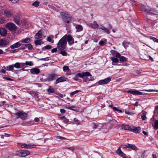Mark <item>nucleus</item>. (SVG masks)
<instances>
[{
	"mask_svg": "<svg viewBox=\"0 0 158 158\" xmlns=\"http://www.w3.org/2000/svg\"><path fill=\"white\" fill-rule=\"evenodd\" d=\"M67 42L65 40V37H63L59 41L57 44V47L59 50H62L66 47Z\"/></svg>",
	"mask_w": 158,
	"mask_h": 158,
	"instance_id": "obj_1",
	"label": "nucleus"
},
{
	"mask_svg": "<svg viewBox=\"0 0 158 158\" xmlns=\"http://www.w3.org/2000/svg\"><path fill=\"white\" fill-rule=\"evenodd\" d=\"M5 27L9 31H15L17 29V27L12 23H8L6 24Z\"/></svg>",
	"mask_w": 158,
	"mask_h": 158,
	"instance_id": "obj_2",
	"label": "nucleus"
},
{
	"mask_svg": "<svg viewBox=\"0 0 158 158\" xmlns=\"http://www.w3.org/2000/svg\"><path fill=\"white\" fill-rule=\"evenodd\" d=\"M30 152L27 150H20L16 152V154L21 157H25L30 154Z\"/></svg>",
	"mask_w": 158,
	"mask_h": 158,
	"instance_id": "obj_3",
	"label": "nucleus"
},
{
	"mask_svg": "<svg viewBox=\"0 0 158 158\" xmlns=\"http://www.w3.org/2000/svg\"><path fill=\"white\" fill-rule=\"evenodd\" d=\"M15 114L17 116V118H20L23 120L25 119L27 117L26 113L24 112L18 111Z\"/></svg>",
	"mask_w": 158,
	"mask_h": 158,
	"instance_id": "obj_4",
	"label": "nucleus"
},
{
	"mask_svg": "<svg viewBox=\"0 0 158 158\" xmlns=\"http://www.w3.org/2000/svg\"><path fill=\"white\" fill-rule=\"evenodd\" d=\"M63 37H65V40L68 42L69 45H71L74 43V40L71 35L67 34L64 35Z\"/></svg>",
	"mask_w": 158,
	"mask_h": 158,
	"instance_id": "obj_5",
	"label": "nucleus"
},
{
	"mask_svg": "<svg viewBox=\"0 0 158 158\" xmlns=\"http://www.w3.org/2000/svg\"><path fill=\"white\" fill-rule=\"evenodd\" d=\"M127 92L134 95H145V93L140 92L136 89H134L128 90L127 91Z\"/></svg>",
	"mask_w": 158,
	"mask_h": 158,
	"instance_id": "obj_6",
	"label": "nucleus"
},
{
	"mask_svg": "<svg viewBox=\"0 0 158 158\" xmlns=\"http://www.w3.org/2000/svg\"><path fill=\"white\" fill-rule=\"evenodd\" d=\"M10 41L5 39H1L0 40V46L6 47L10 44Z\"/></svg>",
	"mask_w": 158,
	"mask_h": 158,
	"instance_id": "obj_7",
	"label": "nucleus"
},
{
	"mask_svg": "<svg viewBox=\"0 0 158 158\" xmlns=\"http://www.w3.org/2000/svg\"><path fill=\"white\" fill-rule=\"evenodd\" d=\"M58 77V75L55 73H53L48 75L47 77V80L48 81H51L55 80Z\"/></svg>",
	"mask_w": 158,
	"mask_h": 158,
	"instance_id": "obj_8",
	"label": "nucleus"
},
{
	"mask_svg": "<svg viewBox=\"0 0 158 158\" xmlns=\"http://www.w3.org/2000/svg\"><path fill=\"white\" fill-rule=\"evenodd\" d=\"M141 127H135L134 126L131 127L130 131L133 132L135 133H138L141 131Z\"/></svg>",
	"mask_w": 158,
	"mask_h": 158,
	"instance_id": "obj_9",
	"label": "nucleus"
},
{
	"mask_svg": "<svg viewBox=\"0 0 158 158\" xmlns=\"http://www.w3.org/2000/svg\"><path fill=\"white\" fill-rule=\"evenodd\" d=\"M111 81V78L110 77H108L103 80H99L98 83L99 85L106 84L108 83Z\"/></svg>",
	"mask_w": 158,
	"mask_h": 158,
	"instance_id": "obj_10",
	"label": "nucleus"
},
{
	"mask_svg": "<svg viewBox=\"0 0 158 158\" xmlns=\"http://www.w3.org/2000/svg\"><path fill=\"white\" fill-rule=\"evenodd\" d=\"M67 78L64 76H61L56 79L54 83L57 84L58 83L66 81Z\"/></svg>",
	"mask_w": 158,
	"mask_h": 158,
	"instance_id": "obj_11",
	"label": "nucleus"
},
{
	"mask_svg": "<svg viewBox=\"0 0 158 158\" xmlns=\"http://www.w3.org/2000/svg\"><path fill=\"white\" fill-rule=\"evenodd\" d=\"M21 42L19 41V42H17L15 44L11 45L10 46V48L12 49H13L16 48H19L21 47Z\"/></svg>",
	"mask_w": 158,
	"mask_h": 158,
	"instance_id": "obj_12",
	"label": "nucleus"
},
{
	"mask_svg": "<svg viewBox=\"0 0 158 158\" xmlns=\"http://www.w3.org/2000/svg\"><path fill=\"white\" fill-rule=\"evenodd\" d=\"M4 14L7 17L10 18L13 15V13L10 10L6 9L4 10Z\"/></svg>",
	"mask_w": 158,
	"mask_h": 158,
	"instance_id": "obj_13",
	"label": "nucleus"
},
{
	"mask_svg": "<svg viewBox=\"0 0 158 158\" xmlns=\"http://www.w3.org/2000/svg\"><path fill=\"white\" fill-rule=\"evenodd\" d=\"M30 72L31 74H38L40 73V70L36 68H33L30 69Z\"/></svg>",
	"mask_w": 158,
	"mask_h": 158,
	"instance_id": "obj_14",
	"label": "nucleus"
},
{
	"mask_svg": "<svg viewBox=\"0 0 158 158\" xmlns=\"http://www.w3.org/2000/svg\"><path fill=\"white\" fill-rule=\"evenodd\" d=\"M88 25L90 27L94 29L98 28L99 27L98 24L95 21H94L93 23H89Z\"/></svg>",
	"mask_w": 158,
	"mask_h": 158,
	"instance_id": "obj_15",
	"label": "nucleus"
},
{
	"mask_svg": "<svg viewBox=\"0 0 158 158\" xmlns=\"http://www.w3.org/2000/svg\"><path fill=\"white\" fill-rule=\"evenodd\" d=\"M36 147V146L34 144H32L31 143H24V148L26 149H29L31 148H35Z\"/></svg>",
	"mask_w": 158,
	"mask_h": 158,
	"instance_id": "obj_16",
	"label": "nucleus"
},
{
	"mask_svg": "<svg viewBox=\"0 0 158 158\" xmlns=\"http://www.w3.org/2000/svg\"><path fill=\"white\" fill-rule=\"evenodd\" d=\"M42 31L41 30H40L36 34L35 36V39H39L41 38L42 37Z\"/></svg>",
	"mask_w": 158,
	"mask_h": 158,
	"instance_id": "obj_17",
	"label": "nucleus"
},
{
	"mask_svg": "<svg viewBox=\"0 0 158 158\" xmlns=\"http://www.w3.org/2000/svg\"><path fill=\"white\" fill-rule=\"evenodd\" d=\"M7 30L5 28H0V34L2 36L6 35L7 34Z\"/></svg>",
	"mask_w": 158,
	"mask_h": 158,
	"instance_id": "obj_18",
	"label": "nucleus"
},
{
	"mask_svg": "<svg viewBox=\"0 0 158 158\" xmlns=\"http://www.w3.org/2000/svg\"><path fill=\"white\" fill-rule=\"evenodd\" d=\"M110 53L112 55L115 56L117 58H119L120 57V54L117 52L116 51L114 50H111L110 51Z\"/></svg>",
	"mask_w": 158,
	"mask_h": 158,
	"instance_id": "obj_19",
	"label": "nucleus"
},
{
	"mask_svg": "<svg viewBox=\"0 0 158 158\" xmlns=\"http://www.w3.org/2000/svg\"><path fill=\"white\" fill-rule=\"evenodd\" d=\"M131 127V126H130L129 125L123 124L121 126V128L122 129L128 130L130 131Z\"/></svg>",
	"mask_w": 158,
	"mask_h": 158,
	"instance_id": "obj_20",
	"label": "nucleus"
},
{
	"mask_svg": "<svg viewBox=\"0 0 158 158\" xmlns=\"http://www.w3.org/2000/svg\"><path fill=\"white\" fill-rule=\"evenodd\" d=\"M31 41V39L29 38H27L25 39H23L21 40L20 42L23 43H29Z\"/></svg>",
	"mask_w": 158,
	"mask_h": 158,
	"instance_id": "obj_21",
	"label": "nucleus"
},
{
	"mask_svg": "<svg viewBox=\"0 0 158 158\" xmlns=\"http://www.w3.org/2000/svg\"><path fill=\"white\" fill-rule=\"evenodd\" d=\"M155 11L154 10H153L152 9L149 10H147L146 11V13H147L153 15H157L156 13H155Z\"/></svg>",
	"mask_w": 158,
	"mask_h": 158,
	"instance_id": "obj_22",
	"label": "nucleus"
},
{
	"mask_svg": "<svg viewBox=\"0 0 158 158\" xmlns=\"http://www.w3.org/2000/svg\"><path fill=\"white\" fill-rule=\"evenodd\" d=\"M21 64L23 65V67H24V65H26L27 66H33L34 64L33 62L31 61H26L25 63H21Z\"/></svg>",
	"mask_w": 158,
	"mask_h": 158,
	"instance_id": "obj_23",
	"label": "nucleus"
},
{
	"mask_svg": "<svg viewBox=\"0 0 158 158\" xmlns=\"http://www.w3.org/2000/svg\"><path fill=\"white\" fill-rule=\"evenodd\" d=\"M75 28L77 29V31H81L83 30L82 26L81 25L75 24Z\"/></svg>",
	"mask_w": 158,
	"mask_h": 158,
	"instance_id": "obj_24",
	"label": "nucleus"
},
{
	"mask_svg": "<svg viewBox=\"0 0 158 158\" xmlns=\"http://www.w3.org/2000/svg\"><path fill=\"white\" fill-rule=\"evenodd\" d=\"M94 125L93 128L94 129L98 128L100 129L102 127V125L100 123H94Z\"/></svg>",
	"mask_w": 158,
	"mask_h": 158,
	"instance_id": "obj_25",
	"label": "nucleus"
},
{
	"mask_svg": "<svg viewBox=\"0 0 158 158\" xmlns=\"http://www.w3.org/2000/svg\"><path fill=\"white\" fill-rule=\"evenodd\" d=\"M99 28L102 29L104 31V32H106L107 34H109L110 33V31L108 29L105 27L102 26H101Z\"/></svg>",
	"mask_w": 158,
	"mask_h": 158,
	"instance_id": "obj_26",
	"label": "nucleus"
},
{
	"mask_svg": "<svg viewBox=\"0 0 158 158\" xmlns=\"http://www.w3.org/2000/svg\"><path fill=\"white\" fill-rule=\"evenodd\" d=\"M81 74L82 76V78H83V77L85 76H91V74L89 72H82V73H81Z\"/></svg>",
	"mask_w": 158,
	"mask_h": 158,
	"instance_id": "obj_27",
	"label": "nucleus"
},
{
	"mask_svg": "<svg viewBox=\"0 0 158 158\" xmlns=\"http://www.w3.org/2000/svg\"><path fill=\"white\" fill-rule=\"evenodd\" d=\"M121 147H119L116 151L117 153L121 156H126V155L120 149Z\"/></svg>",
	"mask_w": 158,
	"mask_h": 158,
	"instance_id": "obj_28",
	"label": "nucleus"
},
{
	"mask_svg": "<svg viewBox=\"0 0 158 158\" xmlns=\"http://www.w3.org/2000/svg\"><path fill=\"white\" fill-rule=\"evenodd\" d=\"M82 78L83 79V81L86 82H88L90 81H92L94 80V78L91 77H90V79L87 77L85 78L83 77Z\"/></svg>",
	"mask_w": 158,
	"mask_h": 158,
	"instance_id": "obj_29",
	"label": "nucleus"
},
{
	"mask_svg": "<svg viewBox=\"0 0 158 158\" xmlns=\"http://www.w3.org/2000/svg\"><path fill=\"white\" fill-rule=\"evenodd\" d=\"M81 75V73H78L77 74L75 77L73 78V79L76 81H77L78 80V77L82 78Z\"/></svg>",
	"mask_w": 158,
	"mask_h": 158,
	"instance_id": "obj_30",
	"label": "nucleus"
},
{
	"mask_svg": "<svg viewBox=\"0 0 158 158\" xmlns=\"http://www.w3.org/2000/svg\"><path fill=\"white\" fill-rule=\"evenodd\" d=\"M14 68V65L12 64L7 66L6 68V69L8 71H13Z\"/></svg>",
	"mask_w": 158,
	"mask_h": 158,
	"instance_id": "obj_31",
	"label": "nucleus"
},
{
	"mask_svg": "<svg viewBox=\"0 0 158 158\" xmlns=\"http://www.w3.org/2000/svg\"><path fill=\"white\" fill-rule=\"evenodd\" d=\"M130 144L126 143L125 144H123L120 146V147L122 148H123L125 149L129 148V146Z\"/></svg>",
	"mask_w": 158,
	"mask_h": 158,
	"instance_id": "obj_32",
	"label": "nucleus"
},
{
	"mask_svg": "<svg viewBox=\"0 0 158 158\" xmlns=\"http://www.w3.org/2000/svg\"><path fill=\"white\" fill-rule=\"evenodd\" d=\"M47 92L49 93H53L55 92V90L53 88H52L51 86H49L48 88L47 89Z\"/></svg>",
	"mask_w": 158,
	"mask_h": 158,
	"instance_id": "obj_33",
	"label": "nucleus"
},
{
	"mask_svg": "<svg viewBox=\"0 0 158 158\" xmlns=\"http://www.w3.org/2000/svg\"><path fill=\"white\" fill-rule=\"evenodd\" d=\"M129 148H130L132 150H134L135 151H136L138 150V148L136 147L135 145L133 144H130V145L129 146Z\"/></svg>",
	"mask_w": 158,
	"mask_h": 158,
	"instance_id": "obj_34",
	"label": "nucleus"
},
{
	"mask_svg": "<svg viewBox=\"0 0 158 158\" xmlns=\"http://www.w3.org/2000/svg\"><path fill=\"white\" fill-rule=\"evenodd\" d=\"M35 43L36 45H40L41 44H43V43L42 42L41 40H37L35 41Z\"/></svg>",
	"mask_w": 158,
	"mask_h": 158,
	"instance_id": "obj_35",
	"label": "nucleus"
},
{
	"mask_svg": "<svg viewBox=\"0 0 158 158\" xmlns=\"http://www.w3.org/2000/svg\"><path fill=\"white\" fill-rule=\"evenodd\" d=\"M21 64V63L19 62H16L14 65V67H15L16 69H19L20 68V64Z\"/></svg>",
	"mask_w": 158,
	"mask_h": 158,
	"instance_id": "obj_36",
	"label": "nucleus"
},
{
	"mask_svg": "<svg viewBox=\"0 0 158 158\" xmlns=\"http://www.w3.org/2000/svg\"><path fill=\"white\" fill-rule=\"evenodd\" d=\"M119 58V60L120 61L124 62L127 60V58L123 56H120Z\"/></svg>",
	"mask_w": 158,
	"mask_h": 158,
	"instance_id": "obj_37",
	"label": "nucleus"
},
{
	"mask_svg": "<svg viewBox=\"0 0 158 158\" xmlns=\"http://www.w3.org/2000/svg\"><path fill=\"white\" fill-rule=\"evenodd\" d=\"M52 48V46L50 45H46V46L42 48V50H44L45 49H51Z\"/></svg>",
	"mask_w": 158,
	"mask_h": 158,
	"instance_id": "obj_38",
	"label": "nucleus"
},
{
	"mask_svg": "<svg viewBox=\"0 0 158 158\" xmlns=\"http://www.w3.org/2000/svg\"><path fill=\"white\" fill-rule=\"evenodd\" d=\"M80 90H77L73 92H72L70 94V95L71 97H72L73 95L77 94V93L81 92Z\"/></svg>",
	"mask_w": 158,
	"mask_h": 158,
	"instance_id": "obj_39",
	"label": "nucleus"
},
{
	"mask_svg": "<svg viewBox=\"0 0 158 158\" xmlns=\"http://www.w3.org/2000/svg\"><path fill=\"white\" fill-rule=\"evenodd\" d=\"M150 40H152L155 42L158 43V39L152 36L149 37Z\"/></svg>",
	"mask_w": 158,
	"mask_h": 158,
	"instance_id": "obj_40",
	"label": "nucleus"
},
{
	"mask_svg": "<svg viewBox=\"0 0 158 158\" xmlns=\"http://www.w3.org/2000/svg\"><path fill=\"white\" fill-rule=\"evenodd\" d=\"M21 47L19 48V50H24L27 47V44H21Z\"/></svg>",
	"mask_w": 158,
	"mask_h": 158,
	"instance_id": "obj_41",
	"label": "nucleus"
},
{
	"mask_svg": "<svg viewBox=\"0 0 158 158\" xmlns=\"http://www.w3.org/2000/svg\"><path fill=\"white\" fill-rule=\"evenodd\" d=\"M110 106H111L114 110L117 111L118 113H121L122 112V111L121 110L118 109L116 107L111 106L110 105Z\"/></svg>",
	"mask_w": 158,
	"mask_h": 158,
	"instance_id": "obj_42",
	"label": "nucleus"
},
{
	"mask_svg": "<svg viewBox=\"0 0 158 158\" xmlns=\"http://www.w3.org/2000/svg\"><path fill=\"white\" fill-rule=\"evenodd\" d=\"M14 22L17 24H19L20 23V20L19 18H15L14 19Z\"/></svg>",
	"mask_w": 158,
	"mask_h": 158,
	"instance_id": "obj_43",
	"label": "nucleus"
},
{
	"mask_svg": "<svg viewBox=\"0 0 158 158\" xmlns=\"http://www.w3.org/2000/svg\"><path fill=\"white\" fill-rule=\"evenodd\" d=\"M40 4V2L38 1H36L33 3L32 5L34 6L35 7H37L39 6Z\"/></svg>",
	"mask_w": 158,
	"mask_h": 158,
	"instance_id": "obj_44",
	"label": "nucleus"
},
{
	"mask_svg": "<svg viewBox=\"0 0 158 158\" xmlns=\"http://www.w3.org/2000/svg\"><path fill=\"white\" fill-rule=\"evenodd\" d=\"M110 59L114 63H118V59L116 58L113 57H111Z\"/></svg>",
	"mask_w": 158,
	"mask_h": 158,
	"instance_id": "obj_45",
	"label": "nucleus"
},
{
	"mask_svg": "<svg viewBox=\"0 0 158 158\" xmlns=\"http://www.w3.org/2000/svg\"><path fill=\"white\" fill-rule=\"evenodd\" d=\"M27 47L28 48V49L29 50H32L33 47L32 45L30 44H27Z\"/></svg>",
	"mask_w": 158,
	"mask_h": 158,
	"instance_id": "obj_46",
	"label": "nucleus"
},
{
	"mask_svg": "<svg viewBox=\"0 0 158 158\" xmlns=\"http://www.w3.org/2000/svg\"><path fill=\"white\" fill-rule=\"evenodd\" d=\"M60 53L63 56H66L67 55V52L64 50H60Z\"/></svg>",
	"mask_w": 158,
	"mask_h": 158,
	"instance_id": "obj_47",
	"label": "nucleus"
},
{
	"mask_svg": "<svg viewBox=\"0 0 158 158\" xmlns=\"http://www.w3.org/2000/svg\"><path fill=\"white\" fill-rule=\"evenodd\" d=\"M154 128L156 129H158V120L155 121L154 123Z\"/></svg>",
	"mask_w": 158,
	"mask_h": 158,
	"instance_id": "obj_48",
	"label": "nucleus"
},
{
	"mask_svg": "<svg viewBox=\"0 0 158 158\" xmlns=\"http://www.w3.org/2000/svg\"><path fill=\"white\" fill-rule=\"evenodd\" d=\"M141 10L142 11H144L145 12H146V11L147 10V9H146L145 8V6L144 5H143V4L141 5Z\"/></svg>",
	"mask_w": 158,
	"mask_h": 158,
	"instance_id": "obj_49",
	"label": "nucleus"
},
{
	"mask_svg": "<svg viewBox=\"0 0 158 158\" xmlns=\"http://www.w3.org/2000/svg\"><path fill=\"white\" fill-rule=\"evenodd\" d=\"M63 19L65 23H69L70 20V18H67L66 19L63 18Z\"/></svg>",
	"mask_w": 158,
	"mask_h": 158,
	"instance_id": "obj_50",
	"label": "nucleus"
},
{
	"mask_svg": "<svg viewBox=\"0 0 158 158\" xmlns=\"http://www.w3.org/2000/svg\"><path fill=\"white\" fill-rule=\"evenodd\" d=\"M63 70L64 71H66L67 70H69V69L68 67L67 66H65L63 67Z\"/></svg>",
	"mask_w": 158,
	"mask_h": 158,
	"instance_id": "obj_51",
	"label": "nucleus"
},
{
	"mask_svg": "<svg viewBox=\"0 0 158 158\" xmlns=\"http://www.w3.org/2000/svg\"><path fill=\"white\" fill-rule=\"evenodd\" d=\"M142 91H148V92H153V91H156V92H158V90H154L153 89H145V90H143Z\"/></svg>",
	"mask_w": 158,
	"mask_h": 158,
	"instance_id": "obj_52",
	"label": "nucleus"
},
{
	"mask_svg": "<svg viewBox=\"0 0 158 158\" xmlns=\"http://www.w3.org/2000/svg\"><path fill=\"white\" fill-rule=\"evenodd\" d=\"M17 146L18 147H21V148H23L24 143H17Z\"/></svg>",
	"mask_w": 158,
	"mask_h": 158,
	"instance_id": "obj_53",
	"label": "nucleus"
},
{
	"mask_svg": "<svg viewBox=\"0 0 158 158\" xmlns=\"http://www.w3.org/2000/svg\"><path fill=\"white\" fill-rule=\"evenodd\" d=\"M66 148L68 149L69 150H70L73 152V151L75 150L73 146H72V147H69V148Z\"/></svg>",
	"mask_w": 158,
	"mask_h": 158,
	"instance_id": "obj_54",
	"label": "nucleus"
},
{
	"mask_svg": "<svg viewBox=\"0 0 158 158\" xmlns=\"http://www.w3.org/2000/svg\"><path fill=\"white\" fill-rule=\"evenodd\" d=\"M57 48H55L52 49L51 50V51L52 53H54V52H56L57 51Z\"/></svg>",
	"mask_w": 158,
	"mask_h": 158,
	"instance_id": "obj_55",
	"label": "nucleus"
},
{
	"mask_svg": "<svg viewBox=\"0 0 158 158\" xmlns=\"http://www.w3.org/2000/svg\"><path fill=\"white\" fill-rule=\"evenodd\" d=\"M48 6L49 7V8H51L52 9H53L54 10H56V8L54 7V6L51 5H48Z\"/></svg>",
	"mask_w": 158,
	"mask_h": 158,
	"instance_id": "obj_56",
	"label": "nucleus"
},
{
	"mask_svg": "<svg viewBox=\"0 0 158 158\" xmlns=\"http://www.w3.org/2000/svg\"><path fill=\"white\" fill-rule=\"evenodd\" d=\"M3 78L7 81H13V79H11V78H10L9 77H3Z\"/></svg>",
	"mask_w": 158,
	"mask_h": 158,
	"instance_id": "obj_57",
	"label": "nucleus"
},
{
	"mask_svg": "<svg viewBox=\"0 0 158 158\" xmlns=\"http://www.w3.org/2000/svg\"><path fill=\"white\" fill-rule=\"evenodd\" d=\"M99 44L101 46L104 45V42L102 40H100L99 42Z\"/></svg>",
	"mask_w": 158,
	"mask_h": 158,
	"instance_id": "obj_58",
	"label": "nucleus"
},
{
	"mask_svg": "<svg viewBox=\"0 0 158 158\" xmlns=\"http://www.w3.org/2000/svg\"><path fill=\"white\" fill-rule=\"evenodd\" d=\"M141 118L143 120H145L147 118L145 115H143L141 116Z\"/></svg>",
	"mask_w": 158,
	"mask_h": 158,
	"instance_id": "obj_59",
	"label": "nucleus"
},
{
	"mask_svg": "<svg viewBox=\"0 0 158 158\" xmlns=\"http://www.w3.org/2000/svg\"><path fill=\"white\" fill-rule=\"evenodd\" d=\"M10 1H11L12 3H16L18 2L19 1V0H9Z\"/></svg>",
	"mask_w": 158,
	"mask_h": 158,
	"instance_id": "obj_60",
	"label": "nucleus"
},
{
	"mask_svg": "<svg viewBox=\"0 0 158 158\" xmlns=\"http://www.w3.org/2000/svg\"><path fill=\"white\" fill-rule=\"evenodd\" d=\"M58 95L61 98H63L64 97V96H65V95H64L63 94H58Z\"/></svg>",
	"mask_w": 158,
	"mask_h": 158,
	"instance_id": "obj_61",
	"label": "nucleus"
},
{
	"mask_svg": "<svg viewBox=\"0 0 158 158\" xmlns=\"http://www.w3.org/2000/svg\"><path fill=\"white\" fill-rule=\"evenodd\" d=\"M60 112L62 114H64L65 112V110L64 109H61L60 110Z\"/></svg>",
	"mask_w": 158,
	"mask_h": 158,
	"instance_id": "obj_62",
	"label": "nucleus"
},
{
	"mask_svg": "<svg viewBox=\"0 0 158 158\" xmlns=\"http://www.w3.org/2000/svg\"><path fill=\"white\" fill-rule=\"evenodd\" d=\"M68 15L66 12H62L61 13V15Z\"/></svg>",
	"mask_w": 158,
	"mask_h": 158,
	"instance_id": "obj_63",
	"label": "nucleus"
},
{
	"mask_svg": "<svg viewBox=\"0 0 158 158\" xmlns=\"http://www.w3.org/2000/svg\"><path fill=\"white\" fill-rule=\"evenodd\" d=\"M47 41H48V42H51L52 41V39L50 37H48L47 38Z\"/></svg>",
	"mask_w": 158,
	"mask_h": 158,
	"instance_id": "obj_64",
	"label": "nucleus"
}]
</instances>
